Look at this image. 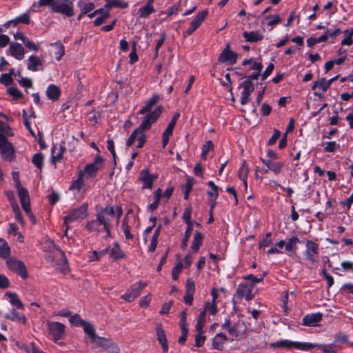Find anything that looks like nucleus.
I'll use <instances>...</instances> for the list:
<instances>
[{
	"instance_id": "obj_18",
	"label": "nucleus",
	"mask_w": 353,
	"mask_h": 353,
	"mask_svg": "<svg viewBox=\"0 0 353 353\" xmlns=\"http://www.w3.org/2000/svg\"><path fill=\"white\" fill-rule=\"evenodd\" d=\"M254 285L248 283H241L236 289V296L239 297H245L247 301H250L254 298L252 290Z\"/></svg>"
},
{
	"instance_id": "obj_35",
	"label": "nucleus",
	"mask_w": 353,
	"mask_h": 353,
	"mask_svg": "<svg viewBox=\"0 0 353 353\" xmlns=\"http://www.w3.org/2000/svg\"><path fill=\"white\" fill-rule=\"evenodd\" d=\"M228 338L223 333L217 334L213 339L212 345L214 349L221 350L223 347V344L227 341Z\"/></svg>"
},
{
	"instance_id": "obj_42",
	"label": "nucleus",
	"mask_w": 353,
	"mask_h": 353,
	"mask_svg": "<svg viewBox=\"0 0 353 353\" xmlns=\"http://www.w3.org/2000/svg\"><path fill=\"white\" fill-rule=\"evenodd\" d=\"M107 7H115L119 8H126L128 6V2L122 0H106Z\"/></svg>"
},
{
	"instance_id": "obj_41",
	"label": "nucleus",
	"mask_w": 353,
	"mask_h": 353,
	"mask_svg": "<svg viewBox=\"0 0 353 353\" xmlns=\"http://www.w3.org/2000/svg\"><path fill=\"white\" fill-rule=\"evenodd\" d=\"M51 45L54 46L56 47V51L54 52L56 59L57 61L61 60V59L65 54L64 46L60 41L52 43H51Z\"/></svg>"
},
{
	"instance_id": "obj_29",
	"label": "nucleus",
	"mask_w": 353,
	"mask_h": 353,
	"mask_svg": "<svg viewBox=\"0 0 353 353\" xmlns=\"http://www.w3.org/2000/svg\"><path fill=\"white\" fill-rule=\"evenodd\" d=\"M160 97L159 94L154 93L152 95V97L148 100L147 103L144 106H143L139 111L140 114H145V113L150 112L154 105L159 101Z\"/></svg>"
},
{
	"instance_id": "obj_28",
	"label": "nucleus",
	"mask_w": 353,
	"mask_h": 353,
	"mask_svg": "<svg viewBox=\"0 0 353 353\" xmlns=\"http://www.w3.org/2000/svg\"><path fill=\"white\" fill-rule=\"evenodd\" d=\"M46 92L48 99L52 101H57L61 94L60 88L54 84H50L48 86Z\"/></svg>"
},
{
	"instance_id": "obj_30",
	"label": "nucleus",
	"mask_w": 353,
	"mask_h": 353,
	"mask_svg": "<svg viewBox=\"0 0 353 353\" xmlns=\"http://www.w3.org/2000/svg\"><path fill=\"white\" fill-rule=\"evenodd\" d=\"M307 249L305 252V255L307 259L310 260L312 263L317 262L319 256H318V250L319 245L318 244H307Z\"/></svg>"
},
{
	"instance_id": "obj_55",
	"label": "nucleus",
	"mask_w": 353,
	"mask_h": 353,
	"mask_svg": "<svg viewBox=\"0 0 353 353\" xmlns=\"http://www.w3.org/2000/svg\"><path fill=\"white\" fill-rule=\"evenodd\" d=\"M196 331H197V334L195 336V346L199 347H201L204 344V342L205 340V336L203 335V330H201V331L196 330Z\"/></svg>"
},
{
	"instance_id": "obj_22",
	"label": "nucleus",
	"mask_w": 353,
	"mask_h": 353,
	"mask_svg": "<svg viewBox=\"0 0 353 353\" xmlns=\"http://www.w3.org/2000/svg\"><path fill=\"white\" fill-rule=\"evenodd\" d=\"M9 51L10 55L17 60H22L24 58L25 50L23 47L19 43L12 42L10 44Z\"/></svg>"
},
{
	"instance_id": "obj_24",
	"label": "nucleus",
	"mask_w": 353,
	"mask_h": 353,
	"mask_svg": "<svg viewBox=\"0 0 353 353\" xmlns=\"http://www.w3.org/2000/svg\"><path fill=\"white\" fill-rule=\"evenodd\" d=\"M18 195L21 203L23 210L27 214H30V202L28 192L26 189H21L18 191Z\"/></svg>"
},
{
	"instance_id": "obj_36",
	"label": "nucleus",
	"mask_w": 353,
	"mask_h": 353,
	"mask_svg": "<svg viewBox=\"0 0 353 353\" xmlns=\"http://www.w3.org/2000/svg\"><path fill=\"white\" fill-rule=\"evenodd\" d=\"M6 318L10 321L17 320L23 324L26 323V316L21 314L16 311L15 310H12L10 314L6 315Z\"/></svg>"
},
{
	"instance_id": "obj_8",
	"label": "nucleus",
	"mask_w": 353,
	"mask_h": 353,
	"mask_svg": "<svg viewBox=\"0 0 353 353\" xmlns=\"http://www.w3.org/2000/svg\"><path fill=\"white\" fill-rule=\"evenodd\" d=\"M88 216V205L83 204L79 208L72 210L68 214L64 216V224L68 225L74 221L84 219Z\"/></svg>"
},
{
	"instance_id": "obj_38",
	"label": "nucleus",
	"mask_w": 353,
	"mask_h": 353,
	"mask_svg": "<svg viewBox=\"0 0 353 353\" xmlns=\"http://www.w3.org/2000/svg\"><path fill=\"white\" fill-rule=\"evenodd\" d=\"M154 12H155V9H154V6H149L145 5L141 7L138 10L139 17L145 19L150 14L154 13Z\"/></svg>"
},
{
	"instance_id": "obj_45",
	"label": "nucleus",
	"mask_w": 353,
	"mask_h": 353,
	"mask_svg": "<svg viewBox=\"0 0 353 353\" xmlns=\"http://www.w3.org/2000/svg\"><path fill=\"white\" fill-rule=\"evenodd\" d=\"M207 184L210 188L208 194L215 201L219 196L218 188L212 181H208Z\"/></svg>"
},
{
	"instance_id": "obj_26",
	"label": "nucleus",
	"mask_w": 353,
	"mask_h": 353,
	"mask_svg": "<svg viewBox=\"0 0 353 353\" xmlns=\"http://www.w3.org/2000/svg\"><path fill=\"white\" fill-rule=\"evenodd\" d=\"M139 179L143 182V189H152L155 176L151 175L148 170H143L141 172Z\"/></svg>"
},
{
	"instance_id": "obj_9",
	"label": "nucleus",
	"mask_w": 353,
	"mask_h": 353,
	"mask_svg": "<svg viewBox=\"0 0 353 353\" xmlns=\"http://www.w3.org/2000/svg\"><path fill=\"white\" fill-rule=\"evenodd\" d=\"M0 153L2 158L10 161L14 157V149L12 145L8 142L7 137L0 134Z\"/></svg>"
},
{
	"instance_id": "obj_4",
	"label": "nucleus",
	"mask_w": 353,
	"mask_h": 353,
	"mask_svg": "<svg viewBox=\"0 0 353 353\" xmlns=\"http://www.w3.org/2000/svg\"><path fill=\"white\" fill-rule=\"evenodd\" d=\"M99 348L107 351L108 353H118L119 352L118 345L111 339L98 336L92 343L91 349L97 352Z\"/></svg>"
},
{
	"instance_id": "obj_17",
	"label": "nucleus",
	"mask_w": 353,
	"mask_h": 353,
	"mask_svg": "<svg viewBox=\"0 0 353 353\" xmlns=\"http://www.w3.org/2000/svg\"><path fill=\"white\" fill-rule=\"evenodd\" d=\"M180 117L179 113H175L170 123H168L167 128H165V131L163 132L162 134V147L163 148H165L166 145L168 143L170 137L173 133V130L174 128V126L176 125V123L177 122V120L179 119Z\"/></svg>"
},
{
	"instance_id": "obj_20",
	"label": "nucleus",
	"mask_w": 353,
	"mask_h": 353,
	"mask_svg": "<svg viewBox=\"0 0 353 353\" xmlns=\"http://www.w3.org/2000/svg\"><path fill=\"white\" fill-rule=\"evenodd\" d=\"M27 69L30 71L43 70V61L37 56L31 55L28 57Z\"/></svg>"
},
{
	"instance_id": "obj_2",
	"label": "nucleus",
	"mask_w": 353,
	"mask_h": 353,
	"mask_svg": "<svg viewBox=\"0 0 353 353\" xmlns=\"http://www.w3.org/2000/svg\"><path fill=\"white\" fill-rule=\"evenodd\" d=\"M49 249L48 257L54 261L57 268L60 269L62 272L65 273L69 267L64 252L56 244H51Z\"/></svg>"
},
{
	"instance_id": "obj_19",
	"label": "nucleus",
	"mask_w": 353,
	"mask_h": 353,
	"mask_svg": "<svg viewBox=\"0 0 353 353\" xmlns=\"http://www.w3.org/2000/svg\"><path fill=\"white\" fill-rule=\"evenodd\" d=\"M263 163L267 167L265 173H268V170L272 171L275 175L279 174L284 166V163L281 161H275L271 159H263Z\"/></svg>"
},
{
	"instance_id": "obj_7",
	"label": "nucleus",
	"mask_w": 353,
	"mask_h": 353,
	"mask_svg": "<svg viewBox=\"0 0 353 353\" xmlns=\"http://www.w3.org/2000/svg\"><path fill=\"white\" fill-rule=\"evenodd\" d=\"M104 159L101 156H97L94 161L85 165L83 170L81 172L85 179H90L97 175V173L103 169Z\"/></svg>"
},
{
	"instance_id": "obj_13",
	"label": "nucleus",
	"mask_w": 353,
	"mask_h": 353,
	"mask_svg": "<svg viewBox=\"0 0 353 353\" xmlns=\"http://www.w3.org/2000/svg\"><path fill=\"white\" fill-rule=\"evenodd\" d=\"M208 12L207 10L199 12L196 17L192 20L190 27L183 33L185 38L190 36L195 30H197L206 18Z\"/></svg>"
},
{
	"instance_id": "obj_46",
	"label": "nucleus",
	"mask_w": 353,
	"mask_h": 353,
	"mask_svg": "<svg viewBox=\"0 0 353 353\" xmlns=\"http://www.w3.org/2000/svg\"><path fill=\"white\" fill-rule=\"evenodd\" d=\"M314 347H318L321 349V350L324 353H337L339 349L336 347L334 344L330 345H322V344H314Z\"/></svg>"
},
{
	"instance_id": "obj_58",
	"label": "nucleus",
	"mask_w": 353,
	"mask_h": 353,
	"mask_svg": "<svg viewBox=\"0 0 353 353\" xmlns=\"http://www.w3.org/2000/svg\"><path fill=\"white\" fill-rule=\"evenodd\" d=\"M183 269V264L181 262H179L173 268L172 272V276L174 280H177L179 279V275Z\"/></svg>"
},
{
	"instance_id": "obj_56",
	"label": "nucleus",
	"mask_w": 353,
	"mask_h": 353,
	"mask_svg": "<svg viewBox=\"0 0 353 353\" xmlns=\"http://www.w3.org/2000/svg\"><path fill=\"white\" fill-rule=\"evenodd\" d=\"M121 229L125 235L126 240H132L133 236L130 232V228L125 223V219H123L121 224Z\"/></svg>"
},
{
	"instance_id": "obj_59",
	"label": "nucleus",
	"mask_w": 353,
	"mask_h": 353,
	"mask_svg": "<svg viewBox=\"0 0 353 353\" xmlns=\"http://www.w3.org/2000/svg\"><path fill=\"white\" fill-rule=\"evenodd\" d=\"M334 343L347 344L349 343L348 337L346 334H345L343 333H339L336 336Z\"/></svg>"
},
{
	"instance_id": "obj_6",
	"label": "nucleus",
	"mask_w": 353,
	"mask_h": 353,
	"mask_svg": "<svg viewBox=\"0 0 353 353\" xmlns=\"http://www.w3.org/2000/svg\"><path fill=\"white\" fill-rule=\"evenodd\" d=\"M108 253L110 256L114 260L119 259L124 256V254L122 252L119 244H113L112 246L102 250L99 252L94 251L92 255L90 256L89 261H92L98 260L101 256Z\"/></svg>"
},
{
	"instance_id": "obj_14",
	"label": "nucleus",
	"mask_w": 353,
	"mask_h": 353,
	"mask_svg": "<svg viewBox=\"0 0 353 353\" xmlns=\"http://www.w3.org/2000/svg\"><path fill=\"white\" fill-rule=\"evenodd\" d=\"M145 286V283L139 281L132 285L128 292L121 296V298L126 301L131 302L139 296L141 292Z\"/></svg>"
},
{
	"instance_id": "obj_33",
	"label": "nucleus",
	"mask_w": 353,
	"mask_h": 353,
	"mask_svg": "<svg viewBox=\"0 0 353 353\" xmlns=\"http://www.w3.org/2000/svg\"><path fill=\"white\" fill-rule=\"evenodd\" d=\"M249 172H250V168H249L248 165L245 162H243V164L241 165V168L239 170L238 175H239V179L241 180H242V181L243 182L245 190L248 188L247 179H248Z\"/></svg>"
},
{
	"instance_id": "obj_57",
	"label": "nucleus",
	"mask_w": 353,
	"mask_h": 353,
	"mask_svg": "<svg viewBox=\"0 0 353 353\" xmlns=\"http://www.w3.org/2000/svg\"><path fill=\"white\" fill-rule=\"evenodd\" d=\"M192 208L190 206L187 207L183 214V219L186 224L193 223L191 221Z\"/></svg>"
},
{
	"instance_id": "obj_50",
	"label": "nucleus",
	"mask_w": 353,
	"mask_h": 353,
	"mask_svg": "<svg viewBox=\"0 0 353 353\" xmlns=\"http://www.w3.org/2000/svg\"><path fill=\"white\" fill-rule=\"evenodd\" d=\"M316 88H319L323 92H326L330 86L328 85L327 81H326L325 78H321L319 80L314 83L312 89H315Z\"/></svg>"
},
{
	"instance_id": "obj_48",
	"label": "nucleus",
	"mask_w": 353,
	"mask_h": 353,
	"mask_svg": "<svg viewBox=\"0 0 353 353\" xmlns=\"http://www.w3.org/2000/svg\"><path fill=\"white\" fill-rule=\"evenodd\" d=\"M44 156L42 153L35 154L32 159V163L38 168L42 169L43 166Z\"/></svg>"
},
{
	"instance_id": "obj_25",
	"label": "nucleus",
	"mask_w": 353,
	"mask_h": 353,
	"mask_svg": "<svg viewBox=\"0 0 353 353\" xmlns=\"http://www.w3.org/2000/svg\"><path fill=\"white\" fill-rule=\"evenodd\" d=\"M65 150V147L61 144L56 143L52 145L51 148V161L52 163L55 164L61 159Z\"/></svg>"
},
{
	"instance_id": "obj_53",
	"label": "nucleus",
	"mask_w": 353,
	"mask_h": 353,
	"mask_svg": "<svg viewBox=\"0 0 353 353\" xmlns=\"http://www.w3.org/2000/svg\"><path fill=\"white\" fill-rule=\"evenodd\" d=\"M7 92L14 99H19L23 97L22 92L15 87H10L7 89Z\"/></svg>"
},
{
	"instance_id": "obj_10",
	"label": "nucleus",
	"mask_w": 353,
	"mask_h": 353,
	"mask_svg": "<svg viewBox=\"0 0 353 353\" xmlns=\"http://www.w3.org/2000/svg\"><path fill=\"white\" fill-rule=\"evenodd\" d=\"M143 129H140L139 127L133 130L129 138L126 141V146L130 147L132 145L135 141H137V148H142L146 142V135Z\"/></svg>"
},
{
	"instance_id": "obj_11",
	"label": "nucleus",
	"mask_w": 353,
	"mask_h": 353,
	"mask_svg": "<svg viewBox=\"0 0 353 353\" xmlns=\"http://www.w3.org/2000/svg\"><path fill=\"white\" fill-rule=\"evenodd\" d=\"M8 269L21 276L23 279L28 276L27 268L24 263L16 258H10L6 261Z\"/></svg>"
},
{
	"instance_id": "obj_12",
	"label": "nucleus",
	"mask_w": 353,
	"mask_h": 353,
	"mask_svg": "<svg viewBox=\"0 0 353 353\" xmlns=\"http://www.w3.org/2000/svg\"><path fill=\"white\" fill-rule=\"evenodd\" d=\"M162 111L163 107L159 105L157 106L152 112L147 114L139 126L140 129H143L144 130H150L152 125L155 123L158 118L161 116Z\"/></svg>"
},
{
	"instance_id": "obj_63",
	"label": "nucleus",
	"mask_w": 353,
	"mask_h": 353,
	"mask_svg": "<svg viewBox=\"0 0 353 353\" xmlns=\"http://www.w3.org/2000/svg\"><path fill=\"white\" fill-rule=\"evenodd\" d=\"M13 79L10 74H2L0 77V83L5 85H10L12 83Z\"/></svg>"
},
{
	"instance_id": "obj_34",
	"label": "nucleus",
	"mask_w": 353,
	"mask_h": 353,
	"mask_svg": "<svg viewBox=\"0 0 353 353\" xmlns=\"http://www.w3.org/2000/svg\"><path fill=\"white\" fill-rule=\"evenodd\" d=\"M85 334L90 338V341L92 343L98 336L96 334L94 327L89 322L84 323L82 327Z\"/></svg>"
},
{
	"instance_id": "obj_62",
	"label": "nucleus",
	"mask_w": 353,
	"mask_h": 353,
	"mask_svg": "<svg viewBox=\"0 0 353 353\" xmlns=\"http://www.w3.org/2000/svg\"><path fill=\"white\" fill-rule=\"evenodd\" d=\"M26 48H28L30 50L37 51L39 48V45L34 43L32 41L30 40L28 37L23 43Z\"/></svg>"
},
{
	"instance_id": "obj_40",
	"label": "nucleus",
	"mask_w": 353,
	"mask_h": 353,
	"mask_svg": "<svg viewBox=\"0 0 353 353\" xmlns=\"http://www.w3.org/2000/svg\"><path fill=\"white\" fill-rule=\"evenodd\" d=\"M84 178L85 176L80 171L79 172L78 178L73 181L72 185L70 187V190H79L84 185Z\"/></svg>"
},
{
	"instance_id": "obj_5",
	"label": "nucleus",
	"mask_w": 353,
	"mask_h": 353,
	"mask_svg": "<svg viewBox=\"0 0 353 353\" xmlns=\"http://www.w3.org/2000/svg\"><path fill=\"white\" fill-rule=\"evenodd\" d=\"M271 347L273 348H292L294 347L297 350H310L312 348L314 347V345L310 343H302V342H294L291 341L287 339L280 340L276 342L272 343L270 345Z\"/></svg>"
},
{
	"instance_id": "obj_1",
	"label": "nucleus",
	"mask_w": 353,
	"mask_h": 353,
	"mask_svg": "<svg viewBox=\"0 0 353 353\" xmlns=\"http://www.w3.org/2000/svg\"><path fill=\"white\" fill-rule=\"evenodd\" d=\"M122 214L123 210L121 206L117 205L115 208L107 206L97 213L96 219L87 223L86 228L91 232H104L105 234L103 238V240L107 241L108 238L111 236L112 221L115 220L118 224Z\"/></svg>"
},
{
	"instance_id": "obj_44",
	"label": "nucleus",
	"mask_w": 353,
	"mask_h": 353,
	"mask_svg": "<svg viewBox=\"0 0 353 353\" xmlns=\"http://www.w3.org/2000/svg\"><path fill=\"white\" fill-rule=\"evenodd\" d=\"M10 298V303L18 309H23L24 305L15 293L8 292L6 294Z\"/></svg>"
},
{
	"instance_id": "obj_64",
	"label": "nucleus",
	"mask_w": 353,
	"mask_h": 353,
	"mask_svg": "<svg viewBox=\"0 0 353 353\" xmlns=\"http://www.w3.org/2000/svg\"><path fill=\"white\" fill-rule=\"evenodd\" d=\"M203 310H205V312L207 311H209L211 314L214 315L217 312L216 303L215 302L205 303V308Z\"/></svg>"
},
{
	"instance_id": "obj_60",
	"label": "nucleus",
	"mask_w": 353,
	"mask_h": 353,
	"mask_svg": "<svg viewBox=\"0 0 353 353\" xmlns=\"http://www.w3.org/2000/svg\"><path fill=\"white\" fill-rule=\"evenodd\" d=\"M110 17V13L107 12L103 16H99L95 19L93 21V24L94 26L98 27L105 22L106 19Z\"/></svg>"
},
{
	"instance_id": "obj_51",
	"label": "nucleus",
	"mask_w": 353,
	"mask_h": 353,
	"mask_svg": "<svg viewBox=\"0 0 353 353\" xmlns=\"http://www.w3.org/2000/svg\"><path fill=\"white\" fill-rule=\"evenodd\" d=\"M205 316H206V314H205V310H203L199 317H198V319H197V322H196V330H203V327L204 326V324H205Z\"/></svg>"
},
{
	"instance_id": "obj_3",
	"label": "nucleus",
	"mask_w": 353,
	"mask_h": 353,
	"mask_svg": "<svg viewBox=\"0 0 353 353\" xmlns=\"http://www.w3.org/2000/svg\"><path fill=\"white\" fill-rule=\"evenodd\" d=\"M52 12L70 18L74 15V6L71 0H55Z\"/></svg>"
},
{
	"instance_id": "obj_54",
	"label": "nucleus",
	"mask_w": 353,
	"mask_h": 353,
	"mask_svg": "<svg viewBox=\"0 0 353 353\" xmlns=\"http://www.w3.org/2000/svg\"><path fill=\"white\" fill-rule=\"evenodd\" d=\"M10 248L8 244H0V257L8 259L10 256Z\"/></svg>"
},
{
	"instance_id": "obj_47",
	"label": "nucleus",
	"mask_w": 353,
	"mask_h": 353,
	"mask_svg": "<svg viewBox=\"0 0 353 353\" xmlns=\"http://www.w3.org/2000/svg\"><path fill=\"white\" fill-rule=\"evenodd\" d=\"M214 148V144L212 141L208 140L205 141V144L202 147L201 158L203 160L207 159L208 154L210 150Z\"/></svg>"
},
{
	"instance_id": "obj_32",
	"label": "nucleus",
	"mask_w": 353,
	"mask_h": 353,
	"mask_svg": "<svg viewBox=\"0 0 353 353\" xmlns=\"http://www.w3.org/2000/svg\"><path fill=\"white\" fill-rule=\"evenodd\" d=\"M77 5L79 10L81 11V14H87L95 8L94 3L90 1L87 2L83 0H79Z\"/></svg>"
},
{
	"instance_id": "obj_15",
	"label": "nucleus",
	"mask_w": 353,
	"mask_h": 353,
	"mask_svg": "<svg viewBox=\"0 0 353 353\" xmlns=\"http://www.w3.org/2000/svg\"><path fill=\"white\" fill-rule=\"evenodd\" d=\"M50 334L54 341L61 339L65 334V325L59 322L50 321L47 323Z\"/></svg>"
},
{
	"instance_id": "obj_43",
	"label": "nucleus",
	"mask_w": 353,
	"mask_h": 353,
	"mask_svg": "<svg viewBox=\"0 0 353 353\" xmlns=\"http://www.w3.org/2000/svg\"><path fill=\"white\" fill-rule=\"evenodd\" d=\"M13 26H17L19 23L29 24L30 17L28 13L26 12L12 19Z\"/></svg>"
},
{
	"instance_id": "obj_49",
	"label": "nucleus",
	"mask_w": 353,
	"mask_h": 353,
	"mask_svg": "<svg viewBox=\"0 0 353 353\" xmlns=\"http://www.w3.org/2000/svg\"><path fill=\"white\" fill-rule=\"evenodd\" d=\"M322 145H325L324 152H334L340 148L339 144L336 141H327L323 143Z\"/></svg>"
},
{
	"instance_id": "obj_52",
	"label": "nucleus",
	"mask_w": 353,
	"mask_h": 353,
	"mask_svg": "<svg viewBox=\"0 0 353 353\" xmlns=\"http://www.w3.org/2000/svg\"><path fill=\"white\" fill-rule=\"evenodd\" d=\"M70 323L74 326H81L83 327L84 323L87 321L83 320L79 314H74L69 319Z\"/></svg>"
},
{
	"instance_id": "obj_16",
	"label": "nucleus",
	"mask_w": 353,
	"mask_h": 353,
	"mask_svg": "<svg viewBox=\"0 0 353 353\" xmlns=\"http://www.w3.org/2000/svg\"><path fill=\"white\" fill-rule=\"evenodd\" d=\"M239 88H243L241 93V103L245 105L250 101V94L254 90V85L250 80H245L239 85Z\"/></svg>"
},
{
	"instance_id": "obj_37",
	"label": "nucleus",
	"mask_w": 353,
	"mask_h": 353,
	"mask_svg": "<svg viewBox=\"0 0 353 353\" xmlns=\"http://www.w3.org/2000/svg\"><path fill=\"white\" fill-rule=\"evenodd\" d=\"M16 345L19 348L24 350L27 353H42V351L39 350L34 343H32L30 345H27L18 341Z\"/></svg>"
},
{
	"instance_id": "obj_21",
	"label": "nucleus",
	"mask_w": 353,
	"mask_h": 353,
	"mask_svg": "<svg viewBox=\"0 0 353 353\" xmlns=\"http://www.w3.org/2000/svg\"><path fill=\"white\" fill-rule=\"evenodd\" d=\"M157 340L159 343L161 345L163 350L165 353H167L168 351V344L166 339V335L164 330L163 329L162 325L161 323H157L155 327Z\"/></svg>"
},
{
	"instance_id": "obj_27",
	"label": "nucleus",
	"mask_w": 353,
	"mask_h": 353,
	"mask_svg": "<svg viewBox=\"0 0 353 353\" xmlns=\"http://www.w3.org/2000/svg\"><path fill=\"white\" fill-rule=\"evenodd\" d=\"M321 313H314L307 314L303 319V324L306 326H314L322 319Z\"/></svg>"
},
{
	"instance_id": "obj_39",
	"label": "nucleus",
	"mask_w": 353,
	"mask_h": 353,
	"mask_svg": "<svg viewBox=\"0 0 353 353\" xmlns=\"http://www.w3.org/2000/svg\"><path fill=\"white\" fill-rule=\"evenodd\" d=\"M267 20V26L269 28V30H272L275 26L280 23L282 21L281 18L279 15L268 16L265 18Z\"/></svg>"
},
{
	"instance_id": "obj_23",
	"label": "nucleus",
	"mask_w": 353,
	"mask_h": 353,
	"mask_svg": "<svg viewBox=\"0 0 353 353\" xmlns=\"http://www.w3.org/2000/svg\"><path fill=\"white\" fill-rule=\"evenodd\" d=\"M238 54L226 48L220 54L219 61L222 63L229 62L234 64L236 62Z\"/></svg>"
},
{
	"instance_id": "obj_61",
	"label": "nucleus",
	"mask_w": 353,
	"mask_h": 353,
	"mask_svg": "<svg viewBox=\"0 0 353 353\" xmlns=\"http://www.w3.org/2000/svg\"><path fill=\"white\" fill-rule=\"evenodd\" d=\"M265 274H266L265 272L263 273L260 278H258V277L254 276L253 274H249V275L244 276V279H247V280H250L252 282L251 284L253 285L254 283H259L261 282L263 280V278L265 276Z\"/></svg>"
},
{
	"instance_id": "obj_31",
	"label": "nucleus",
	"mask_w": 353,
	"mask_h": 353,
	"mask_svg": "<svg viewBox=\"0 0 353 353\" xmlns=\"http://www.w3.org/2000/svg\"><path fill=\"white\" fill-rule=\"evenodd\" d=\"M243 37L245 41L254 43L263 39V35L258 31L244 32Z\"/></svg>"
}]
</instances>
